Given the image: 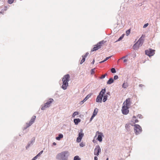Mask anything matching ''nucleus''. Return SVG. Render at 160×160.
<instances>
[{"mask_svg": "<svg viewBox=\"0 0 160 160\" xmlns=\"http://www.w3.org/2000/svg\"><path fill=\"white\" fill-rule=\"evenodd\" d=\"M108 95H105L103 96V99L102 101L103 102H105L107 100Z\"/></svg>", "mask_w": 160, "mask_h": 160, "instance_id": "25", "label": "nucleus"}, {"mask_svg": "<svg viewBox=\"0 0 160 160\" xmlns=\"http://www.w3.org/2000/svg\"><path fill=\"white\" fill-rule=\"evenodd\" d=\"M43 150L41 151L37 155L32 158V160H36L38 157L40 156L41 154L43 152Z\"/></svg>", "mask_w": 160, "mask_h": 160, "instance_id": "16", "label": "nucleus"}, {"mask_svg": "<svg viewBox=\"0 0 160 160\" xmlns=\"http://www.w3.org/2000/svg\"><path fill=\"white\" fill-rule=\"evenodd\" d=\"M98 109L97 108H95L94 110V112H93V114H94L95 115H96L98 113Z\"/></svg>", "mask_w": 160, "mask_h": 160, "instance_id": "26", "label": "nucleus"}, {"mask_svg": "<svg viewBox=\"0 0 160 160\" xmlns=\"http://www.w3.org/2000/svg\"><path fill=\"white\" fill-rule=\"evenodd\" d=\"M14 1V0H8V3L10 4H12Z\"/></svg>", "mask_w": 160, "mask_h": 160, "instance_id": "37", "label": "nucleus"}, {"mask_svg": "<svg viewBox=\"0 0 160 160\" xmlns=\"http://www.w3.org/2000/svg\"><path fill=\"white\" fill-rule=\"evenodd\" d=\"M84 136V133L82 132V130L81 129L80 130V132L78 134V137L79 138H82Z\"/></svg>", "mask_w": 160, "mask_h": 160, "instance_id": "22", "label": "nucleus"}, {"mask_svg": "<svg viewBox=\"0 0 160 160\" xmlns=\"http://www.w3.org/2000/svg\"><path fill=\"white\" fill-rule=\"evenodd\" d=\"M129 107L124 105L122 107V114L124 115H127L129 113L128 108Z\"/></svg>", "mask_w": 160, "mask_h": 160, "instance_id": "6", "label": "nucleus"}, {"mask_svg": "<svg viewBox=\"0 0 160 160\" xmlns=\"http://www.w3.org/2000/svg\"><path fill=\"white\" fill-rule=\"evenodd\" d=\"M95 68H94L93 69H92L91 70V74H94L95 73Z\"/></svg>", "mask_w": 160, "mask_h": 160, "instance_id": "36", "label": "nucleus"}, {"mask_svg": "<svg viewBox=\"0 0 160 160\" xmlns=\"http://www.w3.org/2000/svg\"><path fill=\"white\" fill-rule=\"evenodd\" d=\"M105 42L104 41L102 40L101 41L99 42L98 43V44L99 45H100V47H101L102 44L104 43Z\"/></svg>", "mask_w": 160, "mask_h": 160, "instance_id": "30", "label": "nucleus"}, {"mask_svg": "<svg viewBox=\"0 0 160 160\" xmlns=\"http://www.w3.org/2000/svg\"><path fill=\"white\" fill-rule=\"evenodd\" d=\"M130 124H126L125 125V128L126 129L127 131L130 132L132 131V128L131 127Z\"/></svg>", "mask_w": 160, "mask_h": 160, "instance_id": "11", "label": "nucleus"}, {"mask_svg": "<svg viewBox=\"0 0 160 160\" xmlns=\"http://www.w3.org/2000/svg\"><path fill=\"white\" fill-rule=\"evenodd\" d=\"M112 56H109L108 57H106L105 59L104 60V61H106L107 60H108V59H109V58H110L111 57H112Z\"/></svg>", "mask_w": 160, "mask_h": 160, "instance_id": "40", "label": "nucleus"}, {"mask_svg": "<svg viewBox=\"0 0 160 160\" xmlns=\"http://www.w3.org/2000/svg\"><path fill=\"white\" fill-rule=\"evenodd\" d=\"M143 42L144 40L142 38V37H141L136 43L133 45V49L134 50H137L139 47L142 46Z\"/></svg>", "mask_w": 160, "mask_h": 160, "instance_id": "2", "label": "nucleus"}, {"mask_svg": "<svg viewBox=\"0 0 160 160\" xmlns=\"http://www.w3.org/2000/svg\"><path fill=\"white\" fill-rule=\"evenodd\" d=\"M105 62V61H104V60H103L100 62H99V63H103V62Z\"/></svg>", "mask_w": 160, "mask_h": 160, "instance_id": "50", "label": "nucleus"}, {"mask_svg": "<svg viewBox=\"0 0 160 160\" xmlns=\"http://www.w3.org/2000/svg\"><path fill=\"white\" fill-rule=\"evenodd\" d=\"M69 155L68 151H63L58 153L56 156V158L59 160H67Z\"/></svg>", "mask_w": 160, "mask_h": 160, "instance_id": "1", "label": "nucleus"}, {"mask_svg": "<svg viewBox=\"0 0 160 160\" xmlns=\"http://www.w3.org/2000/svg\"><path fill=\"white\" fill-rule=\"evenodd\" d=\"M127 59H124V60H123V62H127Z\"/></svg>", "mask_w": 160, "mask_h": 160, "instance_id": "55", "label": "nucleus"}, {"mask_svg": "<svg viewBox=\"0 0 160 160\" xmlns=\"http://www.w3.org/2000/svg\"><path fill=\"white\" fill-rule=\"evenodd\" d=\"M114 82V80L112 78H110L107 82V84H111Z\"/></svg>", "mask_w": 160, "mask_h": 160, "instance_id": "21", "label": "nucleus"}, {"mask_svg": "<svg viewBox=\"0 0 160 160\" xmlns=\"http://www.w3.org/2000/svg\"><path fill=\"white\" fill-rule=\"evenodd\" d=\"M97 132L98 133V135L97 139L99 142H101L102 141V136H103L102 133L99 132H97Z\"/></svg>", "mask_w": 160, "mask_h": 160, "instance_id": "13", "label": "nucleus"}, {"mask_svg": "<svg viewBox=\"0 0 160 160\" xmlns=\"http://www.w3.org/2000/svg\"><path fill=\"white\" fill-rule=\"evenodd\" d=\"M106 90L105 88L102 89V90L100 92L98 95H100L101 96H102V97H103L104 94L106 92Z\"/></svg>", "mask_w": 160, "mask_h": 160, "instance_id": "18", "label": "nucleus"}, {"mask_svg": "<svg viewBox=\"0 0 160 160\" xmlns=\"http://www.w3.org/2000/svg\"><path fill=\"white\" fill-rule=\"evenodd\" d=\"M36 118V117L35 116H32V118H31V120H30L29 123H27V124L28 125L26 127L24 128V129H26L27 128L31 126L34 122L35 119Z\"/></svg>", "mask_w": 160, "mask_h": 160, "instance_id": "8", "label": "nucleus"}, {"mask_svg": "<svg viewBox=\"0 0 160 160\" xmlns=\"http://www.w3.org/2000/svg\"><path fill=\"white\" fill-rule=\"evenodd\" d=\"M53 100L52 98H50L48 102L45 103L43 106H42L41 109L44 110L46 108L49 107L50 106V104L53 102Z\"/></svg>", "mask_w": 160, "mask_h": 160, "instance_id": "4", "label": "nucleus"}, {"mask_svg": "<svg viewBox=\"0 0 160 160\" xmlns=\"http://www.w3.org/2000/svg\"><path fill=\"white\" fill-rule=\"evenodd\" d=\"M88 54H89V53L88 52H87L84 55V56H82L83 57H85V58H86L87 57V56L88 55Z\"/></svg>", "mask_w": 160, "mask_h": 160, "instance_id": "41", "label": "nucleus"}, {"mask_svg": "<svg viewBox=\"0 0 160 160\" xmlns=\"http://www.w3.org/2000/svg\"><path fill=\"white\" fill-rule=\"evenodd\" d=\"M118 75H115L114 76V79L116 80H117V79H118Z\"/></svg>", "mask_w": 160, "mask_h": 160, "instance_id": "39", "label": "nucleus"}, {"mask_svg": "<svg viewBox=\"0 0 160 160\" xmlns=\"http://www.w3.org/2000/svg\"><path fill=\"white\" fill-rule=\"evenodd\" d=\"M74 160H81V158L78 156H76L74 158Z\"/></svg>", "mask_w": 160, "mask_h": 160, "instance_id": "29", "label": "nucleus"}, {"mask_svg": "<svg viewBox=\"0 0 160 160\" xmlns=\"http://www.w3.org/2000/svg\"><path fill=\"white\" fill-rule=\"evenodd\" d=\"M136 118V116H133V120H134V119Z\"/></svg>", "mask_w": 160, "mask_h": 160, "instance_id": "54", "label": "nucleus"}, {"mask_svg": "<svg viewBox=\"0 0 160 160\" xmlns=\"http://www.w3.org/2000/svg\"><path fill=\"white\" fill-rule=\"evenodd\" d=\"M102 96H101L98 95L96 99V102H102Z\"/></svg>", "mask_w": 160, "mask_h": 160, "instance_id": "15", "label": "nucleus"}, {"mask_svg": "<svg viewBox=\"0 0 160 160\" xmlns=\"http://www.w3.org/2000/svg\"><path fill=\"white\" fill-rule=\"evenodd\" d=\"M96 115H95L94 114H92V116L91 118H93L96 116Z\"/></svg>", "mask_w": 160, "mask_h": 160, "instance_id": "46", "label": "nucleus"}, {"mask_svg": "<svg viewBox=\"0 0 160 160\" xmlns=\"http://www.w3.org/2000/svg\"><path fill=\"white\" fill-rule=\"evenodd\" d=\"M95 47H94L92 49V51H96L97 50H98L99 48H101L100 46L97 43V45H95Z\"/></svg>", "mask_w": 160, "mask_h": 160, "instance_id": "17", "label": "nucleus"}, {"mask_svg": "<svg viewBox=\"0 0 160 160\" xmlns=\"http://www.w3.org/2000/svg\"><path fill=\"white\" fill-rule=\"evenodd\" d=\"M110 93L109 92L107 93V94L108 95H110Z\"/></svg>", "mask_w": 160, "mask_h": 160, "instance_id": "57", "label": "nucleus"}, {"mask_svg": "<svg viewBox=\"0 0 160 160\" xmlns=\"http://www.w3.org/2000/svg\"><path fill=\"white\" fill-rule=\"evenodd\" d=\"M98 158L97 156H95L94 157V160H98Z\"/></svg>", "mask_w": 160, "mask_h": 160, "instance_id": "47", "label": "nucleus"}, {"mask_svg": "<svg viewBox=\"0 0 160 160\" xmlns=\"http://www.w3.org/2000/svg\"><path fill=\"white\" fill-rule=\"evenodd\" d=\"M83 103H84V102H83L82 101H81L80 102V103L81 104H82Z\"/></svg>", "mask_w": 160, "mask_h": 160, "instance_id": "53", "label": "nucleus"}, {"mask_svg": "<svg viewBox=\"0 0 160 160\" xmlns=\"http://www.w3.org/2000/svg\"><path fill=\"white\" fill-rule=\"evenodd\" d=\"M144 86V85L142 84H140L139 85V86L140 87H142Z\"/></svg>", "mask_w": 160, "mask_h": 160, "instance_id": "48", "label": "nucleus"}, {"mask_svg": "<svg viewBox=\"0 0 160 160\" xmlns=\"http://www.w3.org/2000/svg\"><path fill=\"white\" fill-rule=\"evenodd\" d=\"M135 123L138 122V119H136L135 120Z\"/></svg>", "mask_w": 160, "mask_h": 160, "instance_id": "51", "label": "nucleus"}, {"mask_svg": "<svg viewBox=\"0 0 160 160\" xmlns=\"http://www.w3.org/2000/svg\"><path fill=\"white\" fill-rule=\"evenodd\" d=\"M137 117L138 118L140 119H142V115L140 114H138L137 115Z\"/></svg>", "mask_w": 160, "mask_h": 160, "instance_id": "38", "label": "nucleus"}, {"mask_svg": "<svg viewBox=\"0 0 160 160\" xmlns=\"http://www.w3.org/2000/svg\"><path fill=\"white\" fill-rule=\"evenodd\" d=\"M35 138L33 137L32 139L31 140L30 142H29L27 145L26 147V149H27L31 145L33 144L35 142Z\"/></svg>", "mask_w": 160, "mask_h": 160, "instance_id": "9", "label": "nucleus"}, {"mask_svg": "<svg viewBox=\"0 0 160 160\" xmlns=\"http://www.w3.org/2000/svg\"><path fill=\"white\" fill-rule=\"evenodd\" d=\"M96 115H95L94 114H92V116L91 118H93L96 116Z\"/></svg>", "mask_w": 160, "mask_h": 160, "instance_id": "45", "label": "nucleus"}, {"mask_svg": "<svg viewBox=\"0 0 160 160\" xmlns=\"http://www.w3.org/2000/svg\"><path fill=\"white\" fill-rule=\"evenodd\" d=\"M141 37H142V39H143V38H144V37H143V38H142V36Z\"/></svg>", "mask_w": 160, "mask_h": 160, "instance_id": "61", "label": "nucleus"}, {"mask_svg": "<svg viewBox=\"0 0 160 160\" xmlns=\"http://www.w3.org/2000/svg\"><path fill=\"white\" fill-rule=\"evenodd\" d=\"M130 29H129L128 30H127L126 32V34L127 36H128V35L130 33Z\"/></svg>", "mask_w": 160, "mask_h": 160, "instance_id": "35", "label": "nucleus"}, {"mask_svg": "<svg viewBox=\"0 0 160 160\" xmlns=\"http://www.w3.org/2000/svg\"><path fill=\"white\" fill-rule=\"evenodd\" d=\"M108 75L107 74V73H105V74H104V75H102L100 78L101 79H103L106 76H107V75Z\"/></svg>", "mask_w": 160, "mask_h": 160, "instance_id": "33", "label": "nucleus"}, {"mask_svg": "<svg viewBox=\"0 0 160 160\" xmlns=\"http://www.w3.org/2000/svg\"><path fill=\"white\" fill-rule=\"evenodd\" d=\"M82 60H81V62L80 63V64H82L85 61V57H83L82 56Z\"/></svg>", "mask_w": 160, "mask_h": 160, "instance_id": "32", "label": "nucleus"}, {"mask_svg": "<svg viewBox=\"0 0 160 160\" xmlns=\"http://www.w3.org/2000/svg\"><path fill=\"white\" fill-rule=\"evenodd\" d=\"M154 50L150 48L145 51V54L149 57L152 56L154 54Z\"/></svg>", "mask_w": 160, "mask_h": 160, "instance_id": "5", "label": "nucleus"}, {"mask_svg": "<svg viewBox=\"0 0 160 160\" xmlns=\"http://www.w3.org/2000/svg\"><path fill=\"white\" fill-rule=\"evenodd\" d=\"M70 75L68 74H66L64 76V77L62 79V81L68 82L69 81Z\"/></svg>", "mask_w": 160, "mask_h": 160, "instance_id": "12", "label": "nucleus"}, {"mask_svg": "<svg viewBox=\"0 0 160 160\" xmlns=\"http://www.w3.org/2000/svg\"><path fill=\"white\" fill-rule=\"evenodd\" d=\"M93 118H91L90 119V121H91L92 120Z\"/></svg>", "mask_w": 160, "mask_h": 160, "instance_id": "56", "label": "nucleus"}, {"mask_svg": "<svg viewBox=\"0 0 160 160\" xmlns=\"http://www.w3.org/2000/svg\"><path fill=\"white\" fill-rule=\"evenodd\" d=\"M111 72L112 73H114L116 72V70L115 68H112L111 69Z\"/></svg>", "mask_w": 160, "mask_h": 160, "instance_id": "31", "label": "nucleus"}, {"mask_svg": "<svg viewBox=\"0 0 160 160\" xmlns=\"http://www.w3.org/2000/svg\"><path fill=\"white\" fill-rule=\"evenodd\" d=\"M101 152V149L99 145H97L94 150V154L95 155L98 156Z\"/></svg>", "mask_w": 160, "mask_h": 160, "instance_id": "7", "label": "nucleus"}, {"mask_svg": "<svg viewBox=\"0 0 160 160\" xmlns=\"http://www.w3.org/2000/svg\"><path fill=\"white\" fill-rule=\"evenodd\" d=\"M63 134L60 133L59 134L58 136L56 138V139L57 140H60L63 138Z\"/></svg>", "mask_w": 160, "mask_h": 160, "instance_id": "20", "label": "nucleus"}, {"mask_svg": "<svg viewBox=\"0 0 160 160\" xmlns=\"http://www.w3.org/2000/svg\"><path fill=\"white\" fill-rule=\"evenodd\" d=\"M52 145H55H55H56V142H53L52 143Z\"/></svg>", "mask_w": 160, "mask_h": 160, "instance_id": "52", "label": "nucleus"}, {"mask_svg": "<svg viewBox=\"0 0 160 160\" xmlns=\"http://www.w3.org/2000/svg\"><path fill=\"white\" fill-rule=\"evenodd\" d=\"M125 103V105L126 106H127L128 107H129L131 104V102L130 101V98H127L125 101L124 102L123 104Z\"/></svg>", "mask_w": 160, "mask_h": 160, "instance_id": "10", "label": "nucleus"}, {"mask_svg": "<svg viewBox=\"0 0 160 160\" xmlns=\"http://www.w3.org/2000/svg\"><path fill=\"white\" fill-rule=\"evenodd\" d=\"M80 146L81 147H83L84 146V145L82 143H81L80 144Z\"/></svg>", "mask_w": 160, "mask_h": 160, "instance_id": "44", "label": "nucleus"}, {"mask_svg": "<svg viewBox=\"0 0 160 160\" xmlns=\"http://www.w3.org/2000/svg\"><path fill=\"white\" fill-rule=\"evenodd\" d=\"M93 142H95L94 140H93Z\"/></svg>", "mask_w": 160, "mask_h": 160, "instance_id": "60", "label": "nucleus"}, {"mask_svg": "<svg viewBox=\"0 0 160 160\" xmlns=\"http://www.w3.org/2000/svg\"><path fill=\"white\" fill-rule=\"evenodd\" d=\"M74 122L75 123V124L76 125H78L79 122H80L81 120L79 118H75L74 119Z\"/></svg>", "mask_w": 160, "mask_h": 160, "instance_id": "19", "label": "nucleus"}, {"mask_svg": "<svg viewBox=\"0 0 160 160\" xmlns=\"http://www.w3.org/2000/svg\"><path fill=\"white\" fill-rule=\"evenodd\" d=\"M83 102H85V101H86V100H84V99L82 100Z\"/></svg>", "mask_w": 160, "mask_h": 160, "instance_id": "58", "label": "nucleus"}, {"mask_svg": "<svg viewBox=\"0 0 160 160\" xmlns=\"http://www.w3.org/2000/svg\"><path fill=\"white\" fill-rule=\"evenodd\" d=\"M148 23H146V24H145L144 25V26H143V28H146V27H147L148 26Z\"/></svg>", "mask_w": 160, "mask_h": 160, "instance_id": "42", "label": "nucleus"}, {"mask_svg": "<svg viewBox=\"0 0 160 160\" xmlns=\"http://www.w3.org/2000/svg\"><path fill=\"white\" fill-rule=\"evenodd\" d=\"M106 160H108V158H107Z\"/></svg>", "mask_w": 160, "mask_h": 160, "instance_id": "59", "label": "nucleus"}, {"mask_svg": "<svg viewBox=\"0 0 160 160\" xmlns=\"http://www.w3.org/2000/svg\"><path fill=\"white\" fill-rule=\"evenodd\" d=\"M134 126V131L136 135L139 134L142 132V129L139 125L138 124H135Z\"/></svg>", "mask_w": 160, "mask_h": 160, "instance_id": "3", "label": "nucleus"}, {"mask_svg": "<svg viewBox=\"0 0 160 160\" xmlns=\"http://www.w3.org/2000/svg\"><path fill=\"white\" fill-rule=\"evenodd\" d=\"M79 114V112H75L72 115V117L74 118L75 116L77 115H78Z\"/></svg>", "mask_w": 160, "mask_h": 160, "instance_id": "27", "label": "nucleus"}, {"mask_svg": "<svg viewBox=\"0 0 160 160\" xmlns=\"http://www.w3.org/2000/svg\"><path fill=\"white\" fill-rule=\"evenodd\" d=\"M95 62L94 59H93V61H92V62H91V64H94Z\"/></svg>", "mask_w": 160, "mask_h": 160, "instance_id": "49", "label": "nucleus"}, {"mask_svg": "<svg viewBox=\"0 0 160 160\" xmlns=\"http://www.w3.org/2000/svg\"><path fill=\"white\" fill-rule=\"evenodd\" d=\"M124 34L122 35L118 39V40L116 41V42L119 41L122 39L123 38Z\"/></svg>", "mask_w": 160, "mask_h": 160, "instance_id": "28", "label": "nucleus"}, {"mask_svg": "<svg viewBox=\"0 0 160 160\" xmlns=\"http://www.w3.org/2000/svg\"><path fill=\"white\" fill-rule=\"evenodd\" d=\"M92 95V93H91L88 94L84 98V100L86 101Z\"/></svg>", "mask_w": 160, "mask_h": 160, "instance_id": "24", "label": "nucleus"}, {"mask_svg": "<svg viewBox=\"0 0 160 160\" xmlns=\"http://www.w3.org/2000/svg\"><path fill=\"white\" fill-rule=\"evenodd\" d=\"M128 86V83L127 82H124L122 85V87L124 88H126Z\"/></svg>", "mask_w": 160, "mask_h": 160, "instance_id": "23", "label": "nucleus"}, {"mask_svg": "<svg viewBox=\"0 0 160 160\" xmlns=\"http://www.w3.org/2000/svg\"><path fill=\"white\" fill-rule=\"evenodd\" d=\"M128 57V55H126L125 56H124L122 58L120 59H124L125 58H126V57Z\"/></svg>", "mask_w": 160, "mask_h": 160, "instance_id": "43", "label": "nucleus"}, {"mask_svg": "<svg viewBox=\"0 0 160 160\" xmlns=\"http://www.w3.org/2000/svg\"><path fill=\"white\" fill-rule=\"evenodd\" d=\"M82 138H79L78 136L77 138V142H80L82 140Z\"/></svg>", "mask_w": 160, "mask_h": 160, "instance_id": "34", "label": "nucleus"}, {"mask_svg": "<svg viewBox=\"0 0 160 160\" xmlns=\"http://www.w3.org/2000/svg\"><path fill=\"white\" fill-rule=\"evenodd\" d=\"M63 84L62 86V88L63 90H66L67 88V87L68 86V82L62 81Z\"/></svg>", "mask_w": 160, "mask_h": 160, "instance_id": "14", "label": "nucleus"}]
</instances>
